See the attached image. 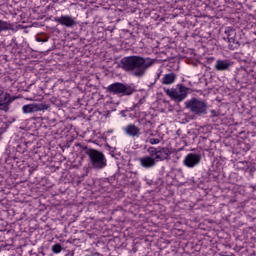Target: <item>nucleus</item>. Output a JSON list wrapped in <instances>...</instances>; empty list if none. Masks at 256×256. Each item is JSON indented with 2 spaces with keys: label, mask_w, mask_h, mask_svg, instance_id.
I'll use <instances>...</instances> for the list:
<instances>
[{
  "label": "nucleus",
  "mask_w": 256,
  "mask_h": 256,
  "mask_svg": "<svg viewBox=\"0 0 256 256\" xmlns=\"http://www.w3.org/2000/svg\"><path fill=\"white\" fill-rule=\"evenodd\" d=\"M155 63L151 58H143L141 56H128L121 60V68L124 71H131L136 77H143L145 71Z\"/></svg>",
  "instance_id": "1"
},
{
  "label": "nucleus",
  "mask_w": 256,
  "mask_h": 256,
  "mask_svg": "<svg viewBox=\"0 0 256 256\" xmlns=\"http://www.w3.org/2000/svg\"><path fill=\"white\" fill-rule=\"evenodd\" d=\"M164 91L166 95L176 103H181V101H185V99H187V95H189V88L183 84H178L175 88L165 89Z\"/></svg>",
  "instance_id": "2"
},
{
  "label": "nucleus",
  "mask_w": 256,
  "mask_h": 256,
  "mask_svg": "<svg viewBox=\"0 0 256 256\" xmlns=\"http://www.w3.org/2000/svg\"><path fill=\"white\" fill-rule=\"evenodd\" d=\"M88 157H90V161L94 169H103L104 167H107V160L103 153L97 150H90L88 152Z\"/></svg>",
  "instance_id": "3"
},
{
  "label": "nucleus",
  "mask_w": 256,
  "mask_h": 256,
  "mask_svg": "<svg viewBox=\"0 0 256 256\" xmlns=\"http://www.w3.org/2000/svg\"><path fill=\"white\" fill-rule=\"evenodd\" d=\"M186 107L195 115H205L207 113V104L197 98L188 101Z\"/></svg>",
  "instance_id": "4"
},
{
  "label": "nucleus",
  "mask_w": 256,
  "mask_h": 256,
  "mask_svg": "<svg viewBox=\"0 0 256 256\" xmlns=\"http://www.w3.org/2000/svg\"><path fill=\"white\" fill-rule=\"evenodd\" d=\"M108 91L114 95H133V93H135V88L127 84L114 83L108 86Z\"/></svg>",
  "instance_id": "5"
},
{
  "label": "nucleus",
  "mask_w": 256,
  "mask_h": 256,
  "mask_svg": "<svg viewBox=\"0 0 256 256\" xmlns=\"http://www.w3.org/2000/svg\"><path fill=\"white\" fill-rule=\"evenodd\" d=\"M49 109V105L45 103H32L26 104L22 107V113L25 115L29 113H39V111H47Z\"/></svg>",
  "instance_id": "6"
},
{
  "label": "nucleus",
  "mask_w": 256,
  "mask_h": 256,
  "mask_svg": "<svg viewBox=\"0 0 256 256\" xmlns=\"http://www.w3.org/2000/svg\"><path fill=\"white\" fill-rule=\"evenodd\" d=\"M201 163V155L195 154V153H189L185 156L183 160V164L185 167H188V169H193V167H197Z\"/></svg>",
  "instance_id": "7"
},
{
  "label": "nucleus",
  "mask_w": 256,
  "mask_h": 256,
  "mask_svg": "<svg viewBox=\"0 0 256 256\" xmlns=\"http://www.w3.org/2000/svg\"><path fill=\"white\" fill-rule=\"evenodd\" d=\"M54 21L56 23H59V25L68 28L75 27V25H77V21L75 20V18L69 15H62L60 17H56Z\"/></svg>",
  "instance_id": "8"
},
{
  "label": "nucleus",
  "mask_w": 256,
  "mask_h": 256,
  "mask_svg": "<svg viewBox=\"0 0 256 256\" xmlns=\"http://www.w3.org/2000/svg\"><path fill=\"white\" fill-rule=\"evenodd\" d=\"M150 155L156 159L157 161H165L169 157V150L166 148H161L160 150H157V148H150Z\"/></svg>",
  "instance_id": "9"
},
{
  "label": "nucleus",
  "mask_w": 256,
  "mask_h": 256,
  "mask_svg": "<svg viewBox=\"0 0 256 256\" xmlns=\"http://www.w3.org/2000/svg\"><path fill=\"white\" fill-rule=\"evenodd\" d=\"M14 99L11 97V94L5 93L0 89V109L2 111H7L9 109V104L13 103Z\"/></svg>",
  "instance_id": "10"
},
{
  "label": "nucleus",
  "mask_w": 256,
  "mask_h": 256,
  "mask_svg": "<svg viewBox=\"0 0 256 256\" xmlns=\"http://www.w3.org/2000/svg\"><path fill=\"white\" fill-rule=\"evenodd\" d=\"M140 166L144 169H153L155 165H157L156 159L153 155L150 156H143L138 158Z\"/></svg>",
  "instance_id": "11"
},
{
  "label": "nucleus",
  "mask_w": 256,
  "mask_h": 256,
  "mask_svg": "<svg viewBox=\"0 0 256 256\" xmlns=\"http://www.w3.org/2000/svg\"><path fill=\"white\" fill-rule=\"evenodd\" d=\"M225 35H227L228 43L231 47H235L239 42L237 41V31L233 27H226L224 31Z\"/></svg>",
  "instance_id": "12"
},
{
  "label": "nucleus",
  "mask_w": 256,
  "mask_h": 256,
  "mask_svg": "<svg viewBox=\"0 0 256 256\" xmlns=\"http://www.w3.org/2000/svg\"><path fill=\"white\" fill-rule=\"evenodd\" d=\"M123 131L128 137H140L141 129L137 127L135 124H129L123 128Z\"/></svg>",
  "instance_id": "13"
},
{
  "label": "nucleus",
  "mask_w": 256,
  "mask_h": 256,
  "mask_svg": "<svg viewBox=\"0 0 256 256\" xmlns=\"http://www.w3.org/2000/svg\"><path fill=\"white\" fill-rule=\"evenodd\" d=\"M214 67L216 71H227L231 67V62L229 60H217Z\"/></svg>",
  "instance_id": "14"
},
{
  "label": "nucleus",
  "mask_w": 256,
  "mask_h": 256,
  "mask_svg": "<svg viewBox=\"0 0 256 256\" xmlns=\"http://www.w3.org/2000/svg\"><path fill=\"white\" fill-rule=\"evenodd\" d=\"M177 81V74L169 73L165 74L162 78V85H173Z\"/></svg>",
  "instance_id": "15"
},
{
  "label": "nucleus",
  "mask_w": 256,
  "mask_h": 256,
  "mask_svg": "<svg viewBox=\"0 0 256 256\" xmlns=\"http://www.w3.org/2000/svg\"><path fill=\"white\" fill-rule=\"evenodd\" d=\"M13 30V24L0 20V33L1 31H11Z\"/></svg>",
  "instance_id": "16"
},
{
  "label": "nucleus",
  "mask_w": 256,
  "mask_h": 256,
  "mask_svg": "<svg viewBox=\"0 0 256 256\" xmlns=\"http://www.w3.org/2000/svg\"><path fill=\"white\" fill-rule=\"evenodd\" d=\"M62 251H63V246H61V244L57 243L52 245V253H55L57 255Z\"/></svg>",
  "instance_id": "17"
},
{
  "label": "nucleus",
  "mask_w": 256,
  "mask_h": 256,
  "mask_svg": "<svg viewBox=\"0 0 256 256\" xmlns=\"http://www.w3.org/2000/svg\"><path fill=\"white\" fill-rule=\"evenodd\" d=\"M145 137H148V139H151V137H155V131L151 128L144 129Z\"/></svg>",
  "instance_id": "18"
},
{
  "label": "nucleus",
  "mask_w": 256,
  "mask_h": 256,
  "mask_svg": "<svg viewBox=\"0 0 256 256\" xmlns=\"http://www.w3.org/2000/svg\"><path fill=\"white\" fill-rule=\"evenodd\" d=\"M145 97L140 98L136 104L133 105V109H139L141 105H144Z\"/></svg>",
  "instance_id": "19"
},
{
  "label": "nucleus",
  "mask_w": 256,
  "mask_h": 256,
  "mask_svg": "<svg viewBox=\"0 0 256 256\" xmlns=\"http://www.w3.org/2000/svg\"><path fill=\"white\" fill-rule=\"evenodd\" d=\"M148 143L151 145H159L161 143V140L159 138H149Z\"/></svg>",
  "instance_id": "20"
},
{
  "label": "nucleus",
  "mask_w": 256,
  "mask_h": 256,
  "mask_svg": "<svg viewBox=\"0 0 256 256\" xmlns=\"http://www.w3.org/2000/svg\"><path fill=\"white\" fill-rule=\"evenodd\" d=\"M36 41L38 42V43H47V41H49V38H45V39H42V38H36Z\"/></svg>",
  "instance_id": "21"
},
{
  "label": "nucleus",
  "mask_w": 256,
  "mask_h": 256,
  "mask_svg": "<svg viewBox=\"0 0 256 256\" xmlns=\"http://www.w3.org/2000/svg\"><path fill=\"white\" fill-rule=\"evenodd\" d=\"M146 127H151V121L146 122Z\"/></svg>",
  "instance_id": "22"
},
{
  "label": "nucleus",
  "mask_w": 256,
  "mask_h": 256,
  "mask_svg": "<svg viewBox=\"0 0 256 256\" xmlns=\"http://www.w3.org/2000/svg\"><path fill=\"white\" fill-rule=\"evenodd\" d=\"M27 101H35L33 98H28Z\"/></svg>",
  "instance_id": "23"
}]
</instances>
